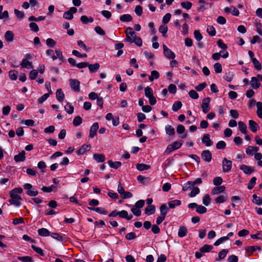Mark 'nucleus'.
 Masks as SVG:
<instances>
[{"label":"nucleus","instance_id":"1","mask_svg":"<svg viewBox=\"0 0 262 262\" xmlns=\"http://www.w3.org/2000/svg\"><path fill=\"white\" fill-rule=\"evenodd\" d=\"M24 188L27 190V194L29 196H35L38 193L37 190L33 188L32 185L30 183L25 184Z\"/></svg>","mask_w":262,"mask_h":262},{"label":"nucleus","instance_id":"2","mask_svg":"<svg viewBox=\"0 0 262 262\" xmlns=\"http://www.w3.org/2000/svg\"><path fill=\"white\" fill-rule=\"evenodd\" d=\"M182 145V143H180L178 141H175L173 143L168 145L166 149L165 152H166L167 154H170L173 150L180 148L181 147Z\"/></svg>","mask_w":262,"mask_h":262},{"label":"nucleus","instance_id":"3","mask_svg":"<svg viewBox=\"0 0 262 262\" xmlns=\"http://www.w3.org/2000/svg\"><path fill=\"white\" fill-rule=\"evenodd\" d=\"M223 164V171L224 172H227L230 171L232 168V162L231 161L228 160L225 158L222 161Z\"/></svg>","mask_w":262,"mask_h":262},{"label":"nucleus","instance_id":"4","mask_svg":"<svg viewBox=\"0 0 262 262\" xmlns=\"http://www.w3.org/2000/svg\"><path fill=\"white\" fill-rule=\"evenodd\" d=\"M71 88L75 92L80 91V82L76 79H70L69 80Z\"/></svg>","mask_w":262,"mask_h":262},{"label":"nucleus","instance_id":"5","mask_svg":"<svg viewBox=\"0 0 262 262\" xmlns=\"http://www.w3.org/2000/svg\"><path fill=\"white\" fill-rule=\"evenodd\" d=\"M210 98L209 97H206L202 100L201 107L202 108L203 113L205 114L208 113L210 110Z\"/></svg>","mask_w":262,"mask_h":262},{"label":"nucleus","instance_id":"6","mask_svg":"<svg viewBox=\"0 0 262 262\" xmlns=\"http://www.w3.org/2000/svg\"><path fill=\"white\" fill-rule=\"evenodd\" d=\"M99 128V124L97 122L94 123L91 126L90 129V134L89 138L92 139L97 134V130Z\"/></svg>","mask_w":262,"mask_h":262},{"label":"nucleus","instance_id":"7","mask_svg":"<svg viewBox=\"0 0 262 262\" xmlns=\"http://www.w3.org/2000/svg\"><path fill=\"white\" fill-rule=\"evenodd\" d=\"M201 157L203 160L207 162H209L212 159V154L209 150H205L202 152Z\"/></svg>","mask_w":262,"mask_h":262},{"label":"nucleus","instance_id":"8","mask_svg":"<svg viewBox=\"0 0 262 262\" xmlns=\"http://www.w3.org/2000/svg\"><path fill=\"white\" fill-rule=\"evenodd\" d=\"M239 169L242 170L243 172L246 174L250 175L254 171L253 167L249 166L245 164L241 165Z\"/></svg>","mask_w":262,"mask_h":262},{"label":"nucleus","instance_id":"9","mask_svg":"<svg viewBox=\"0 0 262 262\" xmlns=\"http://www.w3.org/2000/svg\"><path fill=\"white\" fill-rule=\"evenodd\" d=\"M202 142L207 146H210L213 144L212 141L210 138V135L208 134L204 135L203 138H202Z\"/></svg>","mask_w":262,"mask_h":262},{"label":"nucleus","instance_id":"10","mask_svg":"<svg viewBox=\"0 0 262 262\" xmlns=\"http://www.w3.org/2000/svg\"><path fill=\"white\" fill-rule=\"evenodd\" d=\"M10 195L11 199L9 200V202L11 204H16V188H14L10 191Z\"/></svg>","mask_w":262,"mask_h":262},{"label":"nucleus","instance_id":"11","mask_svg":"<svg viewBox=\"0 0 262 262\" xmlns=\"http://www.w3.org/2000/svg\"><path fill=\"white\" fill-rule=\"evenodd\" d=\"M251 86L254 89H258L260 86V83L255 77H252L250 81Z\"/></svg>","mask_w":262,"mask_h":262},{"label":"nucleus","instance_id":"12","mask_svg":"<svg viewBox=\"0 0 262 262\" xmlns=\"http://www.w3.org/2000/svg\"><path fill=\"white\" fill-rule=\"evenodd\" d=\"M91 148L90 144H83L81 147L77 151L78 155H81L84 154L86 151H89Z\"/></svg>","mask_w":262,"mask_h":262},{"label":"nucleus","instance_id":"13","mask_svg":"<svg viewBox=\"0 0 262 262\" xmlns=\"http://www.w3.org/2000/svg\"><path fill=\"white\" fill-rule=\"evenodd\" d=\"M188 232V230L186 227L182 226L179 227L178 235L180 237H183L185 236Z\"/></svg>","mask_w":262,"mask_h":262},{"label":"nucleus","instance_id":"14","mask_svg":"<svg viewBox=\"0 0 262 262\" xmlns=\"http://www.w3.org/2000/svg\"><path fill=\"white\" fill-rule=\"evenodd\" d=\"M5 38L8 42H11L14 38V34L11 31H7L5 34Z\"/></svg>","mask_w":262,"mask_h":262},{"label":"nucleus","instance_id":"15","mask_svg":"<svg viewBox=\"0 0 262 262\" xmlns=\"http://www.w3.org/2000/svg\"><path fill=\"white\" fill-rule=\"evenodd\" d=\"M20 65L21 68L28 69H32L33 68L32 62L27 60V59H23Z\"/></svg>","mask_w":262,"mask_h":262},{"label":"nucleus","instance_id":"16","mask_svg":"<svg viewBox=\"0 0 262 262\" xmlns=\"http://www.w3.org/2000/svg\"><path fill=\"white\" fill-rule=\"evenodd\" d=\"M56 97L59 102H62L64 99V94L61 89L57 90L56 93Z\"/></svg>","mask_w":262,"mask_h":262},{"label":"nucleus","instance_id":"17","mask_svg":"<svg viewBox=\"0 0 262 262\" xmlns=\"http://www.w3.org/2000/svg\"><path fill=\"white\" fill-rule=\"evenodd\" d=\"M119 216L123 219H125L127 220H130L133 218L132 214L128 215V212L126 210H122L119 211Z\"/></svg>","mask_w":262,"mask_h":262},{"label":"nucleus","instance_id":"18","mask_svg":"<svg viewBox=\"0 0 262 262\" xmlns=\"http://www.w3.org/2000/svg\"><path fill=\"white\" fill-rule=\"evenodd\" d=\"M88 209L92 211H95L102 214H106L107 212V211L104 208L101 207L93 208L88 207Z\"/></svg>","mask_w":262,"mask_h":262},{"label":"nucleus","instance_id":"19","mask_svg":"<svg viewBox=\"0 0 262 262\" xmlns=\"http://www.w3.org/2000/svg\"><path fill=\"white\" fill-rule=\"evenodd\" d=\"M155 206L152 205H148L145 209V213L147 215H151L155 212Z\"/></svg>","mask_w":262,"mask_h":262},{"label":"nucleus","instance_id":"20","mask_svg":"<svg viewBox=\"0 0 262 262\" xmlns=\"http://www.w3.org/2000/svg\"><path fill=\"white\" fill-rule=\"evenodd\" d=\"M249 126L250 129L252 132L255 133L257 132L258 125L256 122L252 120H249Z\"/></svg>","mask_w":262,"mask_h":262},{"label":"nucleus","instance_id":"21","mask_svg":"<svg viewBox=\"0 0 262 262\" xmlns=\"http://www.w3.org/2000/svg\"><path fill=\"white\" fill-rule=\"evenodd\" d=\"M90 72L94 73L96 72L100 68V64L98 63L95 64H89L88 66Z\"/></svg>","mask_w":262,"mask_h":262},{"label":"nucleus","instance_id":"22","mask_svg":"<svg viewBox=\"0 0 262 262\" xmlns=\"http://www.w3.org/2000/svg\"><path fill=\"white\" fill-rule=\"evenodd\" d=\"M225 190V187L224 186H220L215 187L212 189L211 193L212 194H216L220 192H223Z\"/></svg>","mask_w":262,"mask_h":262},{"label":"nucleus","instance_id":"23","mask_svg":"<svg viewBox=\"0 0 262 262\" xmlns=\"http://www.w3.org/2000/svg\"><path fill=\"white\" fill-rule=\"evenodd\" d=\"M80 20L83 24H88V23H93L94 19L92 17H88L86 15H82L80 17Z\"/></svg>","mask_w":262,"mask_h":262},{"label":"nucleus","instance_id":"24","mask_svg":"<svg viewBox=\"0 0 262 262\" xmlns=\"http://www.w3.org/2000/svg\"><path fill=\"white\" fill-rule=\"evenodd\" d=\"M37 231L38 234L41 236H48L50 235V232L46 228L39 229Z\"/></svg>","mask_w":262,"mask_h":262},{"label":"nucleus","instance_id":"25","mask_svg":"<svg viewBox=\"0 0 262 262\" xmlns=\"http://www.w3.org/2000/svg\"><path fill=\"white\" fill-rule=\"evenodd\" d=\"M168 204L169 208L173 209L176 206H180L181 204V201L179 200H175L169 201Z\"/></svg>","mask_w":262,"mask_h":262},{"label":"nucleus","instance_id":"26","mask_svg":"<svg viewBox=\"0 0 262 262\" xmlns=\"http://www.w3.org/2000/svg\"><path fill=\"white\" fill-rule=\"evenodd\" d=\"M136 168L139 171H143L144 170H148L150 168L149 165L138 163L136 165Z\"/></svg>","mask_w":262,"mask_h":262},{"label":"nucleus","instance_id":"27","mask_svg":"<svg viewBox=\"0 0 262 262\" xmlns=\"http://www.w3.org/2000/svg\"><path fill=\"white\" fill-rule=\"evenodd\" d=\"M238 128L241 132L244 134H247V125L242 121H239L238 122Z\"/></svg>","mask_w":262,"mask_h":262},{"label":"nucleus","instance_id":"28","mask_svg":"<svg viewBox=\"0 0 262 262\" xmlns=\"http://www.w3.org/2000/svg\"><path fill=\"white\" fill-rule=\"evenodd\" d=\"M120 20L122 22H129L133 20V17L130 14H126L121 15Z\"/></svg>","mask_w":262,"mask_h":262},{"label":"nucleus","instance_id":"29","mask_svg":"<svg viewBox=\"0 0 262 262\" xmlns=\"http://www.w3.org/2000/svg\"><path fill=\"white\" fill-rule=\"evenodd\" d=\"M258 150V147L250 146L246 148V152L247 155H253L254 151L257 152Z\"/></svg>","mask_w":262,"mask_h":262},{"label":"nucleus","instance_id":"30","mask_svg":"<svg viewBox=\"0 0 262 262\" xmlns=\"http://www.w3.org/2000/svg\"><path fill=\"white\" fill-rule=\"evenodd\" d=\"M163 54L168 59H173L176 57L175 54L169 49L163 52Z\"/></svg>","mask_w":262,"mask_h":262},{"label":"nucleus","instance_id":"31","mask_svg":"<svg viewBox=\"0 0 262 262\" xmlns=\"http://www.w3.org/2000/svg\"><path fill=\"white\" fill-rule=\"evenodd\" d=\"M168 210L169 209L165 204H162L160 207V215L166 217Z\"/></svg>","mask_w":262,"mask_h":262},{"label":"nucleus","instance_id":"32","mask_svg":"<svg viewBox=\"0 0 262 262\" xmlns=\"http://www.w3.org/2000/svg\"><path fill=\"white\" fill-rule=\"evenodd\" d=\"M93 158L98 162H103L105 161V156L102 154H95Z\"/></svg>","mask_w":262,"mask_h":262},{"label":"nucleus","instance_id":"33","mask_svg":"<svg viewBox=\"0 0 262 262\" xmlns=\"http://www.w3.org/2000/svg\"><path fill=\"white\" fill-rule=\"evenodd\" d=\"M212 249L213 246L212 245L205 244L200 249V251L202 253L209 252L211 251Z\"/></svg>","mask_w":262,"mask_h":262},{"label":"nucleus","instance_id":"34","mask_svg":"<svg viewBox=\"0 0 262 262\" xmlns=\"http://www.w3.org/2000/svg\"><path fill=\"white\" fill-rule=\"evenodd\" d=\"M132 40L133 41V43L136 44L138 47L142 46V40L140 37L137 36V35H135V36H133L132 37Z\"/></svg>","mask_w":262,"mask_h":262},{"label":"nucleus","instance_id":"35","mask_svg":"<svg viewBox=\"0 0 262 262\" xmlns=\"http://www.w3.org/2000/svg\"><path fill=\"white\" fill-rule=\"evenodd\" d=\"M108 164L111 168L117 169L121 166V162L119 161L113 162L112 160L108 161Z\"/></svg>","mask_w":262,"mask_h":262},{"label":"nucleus","instance_id":"36","mask_svg":"<svg viewBox=\"0 0 262 262\" xmlns=\"http://www.w3.org/2000/svg\"><path fill=\"white\" fill-rule=\"evenodd\" d=\"M165 131L166 134L169 136L175 134L174 128L170 125H167L165 126Z\"/></svg>","mask_w":262,"mask_h":262},{"label":"nucleus","instance_id":"37","mask_svg":"<svg viewBox=\"0 0 262 262\" xmlns=\"http://www.w3.org/2000/svg\"><path fill=\"white\" fill-rule=\"evenodd\" d=\"M253 198V203L260 206L262 205V198L260 196H257L256 194H254L252 195Z\"/></svg>","mask_w":262,"mask_h":262},{"label":"nucleus","instance_id":"38","mask_svg":"<svg viewBox=\"0 0 262 262\" xmlns=\"http://www.w3.org/2000/svg\"><path fill=\"white\" fill-rule=\"evenodd\" d=\"M257 111L256 113L259 118H262V102H257L256 103Z\"/></svg>","mask_w":262,"mask_h":262},{"label":"nucleus","instance_id":"39","mask_svg":"<svg viewBox=\"0 0 262 262\" xmlns=\"http://www.w3.org/2000/svg\"><path fill=\"white\" fill-rule=\"evenodd\" d=\"M159 78V73L156 70L152 71L151 75L149 76L150 81H152L154 79H157Z\"/></svg>","mask_w":262,"mask_h":262},{"label":"nucleus","instance_id":"40","mask_svg":"<svg viewBox=\"0 0 262 262\" xmlns=\"http://www.w3.org/2000/svg\"><path fill=\"white\" fill-rule=\"evenodd\" d=\"M182 106V103L180 101H176L172 106V109L174 112H177Z\"/></svg>","mask_w":262,"mask_h":262},{"label":"nucleus","instance_id":"41","mask_svg":"<svg viewBox=\"0 0 262 262\" xmlns=\"http://www.w3.org/2000/svg\"><path fill=\"white\" fill-rule=\"evenodd\" d=\"M234 77V74L232 72L229 71L226 73L225 75L224 76V78L227 81L230 82L233 80Z\"/></svg>","mask_w":262,"mask_h":262},{"label":"nucleus","instance_id":"42","mask_svg":"<svg viewBox=\"0 0 262 262\" xmlns=\"http://www.w3.org/2000/svg\"><path fill=\"white\" fill-rule=\"evenodd\" d=\"M252 63L256 70L260 71L261 70V63L256 58L253 59Z\"/></svg>","mask_w":262,"mask_h":262},{"label":"nucleus","instance_id":"43","mask_svg":"<svg viewBox=\"0 0 262 262\" xmlns=\"http://www.w3.org/2000/svg\"><path fill=\"white\" fill-rule=\"evenodd\" d=\"M227 199V195H221L215 198V201L216 203H222L225 202Z\"/></svg>","mask_w":262,"mask_h":262},{"label":"nucleus","instance_id":"44","mask_svg":"<svg viewBox=\"0 0 262 262\" xmlns=\"http://www.w3.org/2000/svg\"><path fill=\"white\" fill-rule=\"evenodd\" d=\"M26 152L25 150H22L20 153L17 154V162H23L26 160Z\"/></svg>","mask_w":262,"mask_h":262},{"label":"nucleus","instance_id":"45","mask_svg":"<svg viewBox=\"0 0 262 262\" xmlns=\"http://www.w3.org/2000/svg\"><path fill=\"white\" fill-rule=\"evenodd\" d=\"M159 31L162 34L163 36L165 37L166 34L168 31L167 26H166L165 25L160 26L159 28Z\"/></svg>","mask_w":262,"mask_h":262},{"label":"nucleus","instance_id":"46","mask_svg":"<svg viewBox=\"0 0 262 262\" xmlns=\"http://www.w3.org/2000/svg\"><path fill=\"white\" fill-rule=\"evenodd\" d=\"M38 72L37 70H32L29 73V77L30 79L34 80L38 76Z\"/></svg>","mask_w":262,"mask_h":262},{"label":"nucleus","instance_id":"47","mask_svg":"<svg viewBox=\"0 0 262 262\" xmlns=\"http://www.w3.org/2000/svg\"><path fill=\"white\" fill-rule=\"evenodd\" d=\"M82 119L80 116L75 117L73 121V124L75 126H77L82 123Z\"/></svg>","mask_w":262,"mask_h":262},{"label":"nucleus","instance_id":"48","mask_svg":"<svg viewBox=\"0 0 262 262\" xmlns=\"http://www.w3.org/2000/svg\"><path fill=\"white\" fill-rule=\"evenodd\" d=\"M65 111L69 114H72L74 112V107L71 103L68 102L64 106Z\"/></svg>","mask_w":262,"mask_h":262},{"label":"nucleus","instance_id":"49","mask_svg":"<svg viewBox=\"0 0 262 262\" xmlns=\"http://www.w3.org/2000/svg\"><path fill=\"white\" fill-rule=\"evenodd\" d=\"M17 259L21 261L22 262H33V261L32 258L29 256H19L17 257Z\"/></svg>","mask_w":262,"mask_h":262},{"label":"nucleus","instance_id":"50","mask_svg":"<svg viewBox=\"0 0 262 262\" xmlns=\"http://www.w3.org/2000/svg\"><path fill=\"white\" fill-rule=\"evenodd\" d=\"M196 211L200 214H204L207 212V208L202 206V205H198L196 208Z\"/></svg>","mask_w":262,"mask_h":262},{"label":"nucleus","instance_id":"51","mask_svg":"<svg viewBox=\"0 0 262 262\" xmlns=\"http://www.w3.org/2000/svg\"><path fill=\"white\" fill-rule=\"evenodd\" d=\"M228 251H229L228 249H223L222 251H221L219 253V260L223 259L227 255V253H228Z\"/></svg>","mask_w":262,"mask_h":262},{"label":"nucleus","instance_id":"52","mask_svg":"<svg viewBox=\"0 0 262 262\" xmlns=\"http://www.w3.org/2000/svg\"><path fill=\"white\" fill-rule=\"evenodd\" d=\"M211 202V199L209 194H206L203 198V203L206 206H208Z\"/></svg>","mask_w":262,"mask_h":262},{"label":"nucleus","instance_id":"53","mask_svg":"<svg viewBox=\"0 0 262 262\" xmlns=\"http://www.w3.org/2000/svg\"><path fill=\"white\" fill-rule=\"evenodd\" d=\"M214 69L216 73H221L222 71V66L219 62L215 63L214 64Z\"/></svg>","mask_w":262,"mask_h":262},{"label":"nucleus","instance_id":"54","mask_svg":"<svg viewBox=\"0 0 262 262\" xmlns=\"http://www.w3.org/2000/svg\"><path fill=\"white\" fill-rule=\"evenodd\" d=\"M31 248L33 249L34 251L40 254L41 256H45V254L43 252V250L40 248L37 247L34 245H31Z\"/></svg>","mask_w":262,"mask_h":262},{"label":"nucleus","instance_id":"55","mask_svg":"<svg viewBox=\"0 0 262 262\" xmlns=\"http://www.w3.org/2000/svg\"><path fill=\"white\" fill-rule=\"evenodd\" d=\"M46 18V16H40L38 17H35L34 16H31L29 17V21H39L42 20H44Z\"/></svg>","mask_w":262,"mask_h":262},{"label":"nucleus","instance_id":"56","mask_svg":"<svg viewBox=\"0 0 262 262\" xmlns=\"http://www.w3.org/2000/svg\"><path fill=\"white\" fill-rule=\"evenodd\" d=\"M192 3L190 2H183L181 3V6L187 10H189L192 7Z\"/></svg>","mask_w":262,"mask_h":262},{"label":"nucleus","instance_id":"57","mask_svg":"<svg viewBox=\"0 0 262 262\" xmlns=\"http://www.w3.org/2000/svg\"><path fill=\"white\" fill-rule=\"evenodd\" d=\"M207 31L211 36H214L216 34L215 29L212 26H209L207 29Z\"/></svg>","mask_w":262,"mask_h":262},{"label":"nucleus","instance_id":"58","mask_svg":"<svg viewBox=\"0 0 262 262\" xmlns=\"http://www.w3.org/2000/svg\"><path fill=\"white\" fill-rule=\"evenodd\" d=\"M144 91L145 95L146 97L149 98L150 96H153V91L151 88L149 86L146 87Z\"/></svg>","mask_w":262,"mask_h":262},{"label":"nucleus","instance_id":"59","mask_svg":"<svg viewBox=\"0 0 262 262\" xmlns=\"http://www.w3.org/2000/svg\"><path fill=\"white\" fill-rule=\"evenodd\" d=\"M126 36H135L136 35V32L133 30V28L131 27H128L126 28L125 31Z\"/></svg>","mask_w":262,"mask_h":262},{"label":"nucleus","instance_id":"60","mask_svg":"<svg viewBox=\"0 0 262 262\" xmlns=\"http://www.w3.org/2000/svg\"><path fill=\"white\" fill-rule=\"evenodd\" d=\"M29 27L31 30L35 32H37L39 31V27L35 23H31L29 24Z\"/></svg>","mask_w":262,"mask_h":262},{"label":"nucleus","instance_id":"61","mask_svg":"<svg viewBox=\"0 0 262 262\" xmlns=\"http://www.w3.org/2000/svg\"><path fill=\"white\" fill-rule=\"evenodd\" d=\"M256 177H252L251 180H250L248 185V188L249 189H251L253 188L254 185L256 184Z\"/></svg>","mask_w":262,"mask_h":262},{"label":"nucleus","instance_id":"62","mask_svg":"<svg viewBox=\"0 0 262 262\" xmlns=\"http://www.w3.org/2000/svg\"><path fill=\"white\" fill-rule=\"evenodd\" d=\"M193 189L191 191L189 196L190 197L193 198L194 197L196 194H199L200 192V189L198 187H193Z\"/></svg>","mask_w":262,"mask_h":262},{"label":"nucleus","instance_id":"63","mask_svg":"<svg viewBox=\"0 0 262 262\" xmlns=\"http://www.w3.org/2000/svg\"><path fill=\"white\" fill-rule=\"evenodd\" d=\"M227 240H228V237H225V236L221 237L215 242V243H214V245L215 246H217L220 245L221 244H222V243H223Z\"/></svg>","mask_w":262,"mask_h":262},{"label":"nucleus","instance_id":"64","mask_svg":"<svg viewBox=\"0 0 262 262\" xmlns=\"http://www.w3.org/2000/svg\"><path fill=\"white\" fill-rule=\"evenodd\" d=\"M226 143L223 141H220L216 144V147L219 149H224L226 148Z\"/></svg>","mask_w":262,"mask_h":262}]
</instances>
